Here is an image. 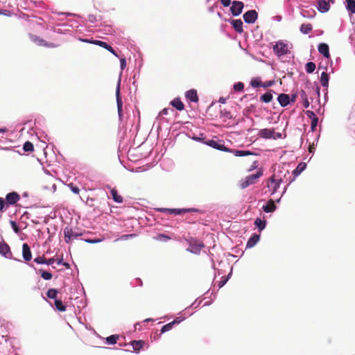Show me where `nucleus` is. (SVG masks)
<instances>
[{"label":"nucleus","mask_w":355,"mask_h":355,"mask_svg":"<svg viewBox=\"0 0 355 355\" xmlns=\"http://www.w3.org/2000/svg\"><path fill=\"white\" fill-rule=\"evenodd\" d=\"M234 153L235 156L237 157L245 156L252 154V153L248 150H234Z\"/></svg>","instance_id":"ea45409f"},{"label":"nucleus","mask_w":355,"mask_h":355,"mask_svg":"<svg viewBox=\"0 0 355 355\" xmlns=\"http://www.w3.org/2000/svg\"><path fill=\"white\" fill-rule=\"evenodd\" d=\"M191 209H168L169 214H173L175 215H180L183 213H186L190 211Z\"/></svg>","instance_id":"c756f323"},{"label":"nucleus","mask_w":355,"mask_h":355,"mask_svg":"<svg viewBox=\"0 0 355 355\" xmlns=\"http://www.w3.org/2000/svg\"><path fill=\"white\" fill-rule=\"evenodd\" d=\"M318 51L326 58L330 57L329 46L325 43H320L318 45Z\"/></svg>","instance_id":"2eb2a0df"},{"label":"nucleus","mask_w":355,"mask_h":355,"mask_svg":"<svg viewBox=\"0 0 355 355\" xmlns=\"http://www.w3.org/2000/svg\"><path fill=\"white\" fill-rule=\"evenodd\" d=\"M173 325L172 324L171 322L164 325L161 329L160 335L163 333L170 331L173 328Z\"/></svg>","instance_id":"79ce46f5"},{"label":"nucleus","mask_w":355,"mask_h":355,"mask_svg":"<svg viewBox=\"0 0 355 355\" xmlns=\"http://www.w3.org/2000/svg\"><path fill=\"white\" fill-rule=\"evenodd\" d=\"M20 196L17 192H11L6 195V205H12L17 203V202L19 200Z\"/></svg>","instance_id":"6e6552de"},{"label":"nucleus","mask_w":355,"mask_h":355,"mask_svg":"<svg viewBox=\"0 0 355 355\" xmlns=\"http://www.w3.org/2000/svg\"><path fill=\"white\" fill-rule=\"evenodd\" d=\"M282 182V178L279 175L274 174L272 175L267 182V187L271 191V194H274L277 192L280 184Z\"/></svg>","instance_id":"f03ea898"},{"label":"nucleus","mask_w":355,"mask_h":355,"mask_svg":"<svg viewBox=\"0 0 355 355\" xmlns=\"http://www.w3.org/2000/svg\"><path fill=\"white\" fill-rule=\"evenodd\" d=\"M262 84L259 78H253L250 81V85L253 87H262Z\"/></svg>","instance_id":"4c0bfd02"},{"label":"nucleus","mask_w":355,"mask_h":355,"mask_svg":"<svg viewBox=\"0 0 355 355\" xmlns=\"http://www.w3.org/2000/svg\"><path fill=\"white\" fill-rule=\"evenodd\" d=\"M257 162H254L253 163V165H252V168H251L249 171H251V170H252L253 168H257Z\"/></svg>","instance_id":"774afa93"},{"label":"nucleus","mask_w":355,"mask_h":355,"mask_svg":"<svg viewBox=\"0 0 355 355\" xmlns=\"http://www.w3.org/2000/svg\"><path fill=\"white\" fill-rule=\"evenodd\" d=\"M305 69L308 73H311L315 69V64L313 62H309L306 64Z\"/></svg>","instance_id":"2f4dec72"},{"label":"nucleus","mask_w":355,"mask_h":355,"mask_svg":"<svg viewBox=\"0 0 355 355\" xmlns=\"http://www.w3.org/2000/svg\"><path fill=\"white\" fill-rule=\"evenodd\" d=\"M57 295L58 291L55 288H50L46 293V295L49 298L55 299V300H57Z\"/></svg>","instance_id":"f704fd0d"},{"label":"nucleus","mask_w":355,"mask_h":355,"mask_svg":"<svg viewBox=\"0 0 355 355\" xmlns=\"http://www.w3.org/2000/svg\"><path fill=\"white\" fill-rule=\"evenodd\" d=\"M258 135L263 139H272L274 129L263 128L259 131Z\"/></svg>","instance_id":"9b49d317"},{"label":"nucleus","mask_w":355,"mask_h":355,"mask_svg":"<svg viewBox=\"0 0 355 355\" xmlns=\"http://www.w3.org/2000/svg\"><path fill=\"white\" fill-rule=\"evenodd\" d=\"M258 14L256 10H250L243 15V19L245 23L253 24L257 19Z\"/></svg>","instance_id":"423d86ee"},{"label":"nucleus","mask_w":355,"mask_h":355,"mask_svg":"<svg viewBox=\"0 0 355 355\" xmlns=\"http://www.w3.org/2000/svg\"><path fill=\"white\" fill-rule=\"evenodd\" d=\"M10 225H11V227H12V230H14V232L16 234H18L20 232V230H19L18 225H17V223L15 221L11 220L10 221Z\"/></svg>","instance_id":"49530a36"},{"label":"nucleus","mask_w":355,"mask_h":355,"mask_svg":"<svg viewBox=\"0 0 355 355\" xmlns=\"http://www.w3.org/2000/svg\"><path fill=\"white\" fill-rule=\"evenodd\" d=\"M221 3L225 6L227 7L230 5L231 1L230 0H220Z\"/></svg>","instance_id":"13d9d810"},{"label":"nucleus","mask_w":355,"mask_h":355,"mask_svg":"<svg viewBox=\"0 0 355 355\" xmlns=\"http://www.w3.org/2000/svg\"><path fill=\"white\" fill-rule=\"evenodd\" d=\"M105 49L109 51L110 53H112L116 57H119V55L116 53V52L114 51V49L110 45H108V46H107V48H105Z\"/></svg>","instance_id":"5fc2aeb1"},{"label":"nucleus","mask_w":355,"mask_h":355,"mask_svg":"<svg viewBox=\"0 0 355 355\" xmlns=\"http://www.w3.org/2000/svg\"><path fill=\"white\" fill-rule=\"evenodd\" d=\"M57 263H58V265H61V264H62V265L65 266L67 268L69 267V263H63V259H58V261H57Z\"/></svg>","instance_id":"680f3d73"},{"label":"nucleus","mask_w":355,"mask_h":355,"mask_svg":"<svg viewBox=\"0 0 355 355\" xmlns=\"http://www.w3.org/2000/svg\"><path fill=\"white\" fill-rule=\"evenodd\" d=\"M231 24L236 32L239 33H243V22L241 19H232Z\"/></svg>","instance_id":"6ab92c4d"},{"label":"nucleus","mask_w":355,"mask_h":355,"mask_svg":"<svg viewBox=\"0 0 355 355\" xmlns=\"http://www.w3.org/2000/svg\"><path fill=\"white\" fill-rule=\"evenodd\" d=\"M22 256L26 261H31L32 259L31 248L27 243H24L22 245Z\"/></svg>","instance_id":"f8f14e48"},{"label":"nucleus","mask_w":355,"mask_h":355,"mask_svg":"<svg viewBox=\"0 0 355 355\" xmlns=\"http://www.w3.org/2000/svg\"><path fill=\"white\" fill-rule=\"evenodd\" d=\"M0 254L8 259L12 258V253L9 245L4 241L0 243Z\"/></svg>","instance_id":"1a4fd4ad"},{"label":"nucleus","mask_w":355,"mask_h":355,"mask_svg":"<svg viewBox=\"0 0 355 355\" xmlns=\"http://www.w3.org/2000/svg\"><path fill=\"white\" fill-rule=\"evenodd\" d=\"M260 239V236L258 234H253L248 240V243H247V245H246V248H251L252 247H254L257 243L259 241Z\"/></svg>","instance_id":"412c9836"},{"label":"nucleus","mask_w":355,"mask_h":355,"mask_svg":"<svg viewBox=\"0 0 355 355\" xmlns=\"http://www.w3.org/2000/svg\"><path fill=\"white\" fill-rule=\"evenodd\" d=\"M181 322V320H180L178 318L175 319L173 321L171 322L172 324L174 326L176 324H179Z\"/></svg>","instance_id":"0e129e2a"},{"label":"nucleus","mask_w":355,"mask_h":355,"mask_svg":"<svg viewBox=\"0 0 355 355\" xmlns=\"http://www.w3.org/2000/svg\"><path fill=\"white\" fill-rule=\"evenodd\" d=\"M130 344L132 346L134 351L136 352H139V350L144 347V346L146 344V342L142 340H132L131 341Z\"/></svg>","instance_id":"a211bd4d"},{"label":"nucleus","mask_w":355,"mask_h":355,"mask_svg":"<svg viewBox=\"0 0 355 355\" xmlns=\"http://www.w3.org/2000/svg\"><path fill=\"white\" fill-rule=\"evenodd\" d=\"M110 193H111L113 200L116 202H118V203L123 202V197L118 193V191L116 189H114V188L111 189Z\"/></svg>","instance_id":"4be33fe9"},{"label":"nucleus","mask_w":355,"mask_h":355,"mask_svg":"<svg viewBox=\"0 0 355 355\" xmlns=\"http://www.w3.org/2000/svg\"><path fill=\"white\" fill-rule=\"evenodd\" d=\"M54 258L46 259V265H52L55 262Z\"/></svg>","instance_id":"052dcab7"},{"label":"nucleus","mask_w":355,"mask_h":355,"mask_svg":"<svg viewBox=\"0 0 355 355\" xmlns=\"http://www.w3.org/2000/svg\"><path fill=\"white\" fill-rule=\"evenodd\" d=\"M168 208H159L158 209V210L161 212H168Z\"/></svg>","instance_id":"338daca9"},{"label":"nucleus","mask_w":355,"mask_h":355,"mask_svg":"<svg viewBox=\"0 0 355 355\" xmlns=\"http://www.w3.org/2000/svg\"><path fill=\"white\" fill-rule=\"evenodd\" d=\"M313 29L311 24H302L300 26V31L304 34L309 33Z\"/></svg>","instance_id":"bb28decb"},{"label":"nucleus","mask_w":355,"mask_h":355,"mask_svg":"<svg viewBox=\"0 0 355 355\" xmlns=\"http://www.w3.org/2000/svg\"><path fill=\"white\" fill-rule=\"evenodd\" d=\"M266 221L261 220V218H257L254 221V225L260 230H262L266 227Z\"/></svg>","instance_id":"72a5a7b5"},{"label":"nucleus","mask_w":355,"mask_h":355,"mask_svg":"<svg viewBox=\"0 0 355 355\" xmlns=\"http://www.w3.org/2000/svg\"><path fill=\"white\" fill-rule=\"evenodd\" d=\"M6 205V200L3 198H0V211L3 212L4 211L5 205Z\"/></svg>","instance_id":"603ef678"},{"label":"nucleus","mask_w":355,"mask_h":355,"mask_svg":"<svg viewBox=\"0 0 355 355\" xmlns=\"http://www.w3.org/2000/svg\"><path fill=\"white\" fill-rule=\"evenodd\" d=\"M329 2L325 0H319L317 3V8L321 12H326L329 10Z\"/></svg>","instance_id":"ddd939ff"},{"label":"nucleus","mask_w":355,"mask_h":355,"mask_svg":"<svg viewBox=\"0 0 355 355\" xmlns=\"http://www.w3.org/2000/svg\"><path fill=\"white\" fill-rule=\"evenodd\" d=\"M118 339H119V336L112 335L110 336H108L106 338V343L109 345H114V344L116 343Z\"/></svg>","instance_id":"e433bc0d"},{"label":"nucleus","mask_w":355,"mask_h":355,"mask_svg":"<svg viewBox=\"0 0 355 355\" xmlns=\"http://www.w3.org/2000/svg\"><path fill=\"white\" fill-rule=\"evenodd\" d=\"M282 134L280 133V132H275L274 131V135H273V137H272V139H282Z\"/></svg>","instance_id":"4d7b16f0"},{"label":"nucleus","mask_w":355,"mask_h":355,"mask_svg":"<svg viewBox=\"0 0 355 355\" xmlns=\"http://www.w3.org/2000/svg\"><path fill=\"white\" fill-rule=\"evenodd\" d=\"M244 88V85L243 83L239 82L234 85V89L236 92L243 91Z\"/></svg>","instance_id":"37998d69"},{"label":"nucleus","mask_w":355,"mask_h":355,"mask_svg":"<svg viewBox=\"0 0 355 355\" xmlns=\"http://www.w3.org/2000/svg\"><path fill=\"white\" fill-rule=\"evenodd\" d=\"M136 235L135 234H123L121 236L120 239L121 240H127L129 238L135 237Z\"/></svg>","instance_id":"864d4df0"},{"label":"nucleus","mask_w":355,"mask_h":355,"mask_svg":"<svg viewBox=\"0 0 355 355\" xmlns=\"http://www.w3.org/2000/svg\"><path fill=\"white\" fill-rule=\"evenodd\" d=\"M198 250L201 249L202 248H204V244L202 242H198L197 244Z\"/></svg>","instance_id":"69168bd1"},{"label":"nucleus","mask_w":355,"mask_h":355,"mask_svg":"<svg viewBox=\"0 0 355 355\" xmlns=\"http://www.w3.org/2000/svg\"><path fill=\"white\" fill-rule=\"evenodd\" d=\"M81 235V233L75 232L72 230V228L68 227L64 230V240L67 243H70L73 239H78V237Z\"/></svg>","instance_id":"39448f33"},{"label":"nucleus","mask_w":355,"mask_h":355,"mask_svg":"<svg viewBox=\"0 0 355 355\" xmlns=\"http://www.w3.org/2000/svg\"><path fill=\"white\" fill-rule=\"evenodd\" d=\"M120 63H121V69H124V68L126 66V60H125V58H121L120 59Z\"/></svg>","instance_id":"6e6d98bb"},{"label":"nucleus","mask_w":355,"mask_h":355,"mask_svg":"<svg viewBox=\"0 0 355 355\" xmlns=\"http://www.w3.org/2000/svg\"><path fill=\"white\" fill-rule=\"evenodd\" d=\"M120 90H119V86H118L116 89V103H117V110L119 113V116L121 118L122 115V107H123V102L120 97Z\"/></svg>","instance_id":"aec40b11"},{"label":"nucleus","mask_w":355,"mask_h":355,"mask_svg":"<svg viewBox=\"0 0 355 355\" xmlns=\"http://www.w3.org/2000/svg\"><path fill=\"white\" fill-rule=\"evenodd\" d=\"M170 104L178 111L184 110V105L180 98H175L170 102Z\"/></svg>","instance_id":"dca6fc26"},{"label":"nucleus","mask_w":355,"mask_h":355,"mask_svg":"<svg viewBox=\"0 0 355 355\" xmlns=\"http://www.w3.org/2000/svg\"><path fill=\"white\" fill-rule=\"evenodd\" d=\"M41 277L45 280H49L52 278L53 275L51 272L45 271L44 270H40Z\"/></svg>","instance_id":"58836bf2"},{"label":"nucleus","mask_w":355,"mask_h":355,"mask_svg":"<svg viewBox=\"0 0 355 355\" xmlns=\"http://www.w3.org/2000/svg\"><path fill=\"white\" fill-rule=\"evenodd\" d=\"M263 175V171L261 168L258 169L255 174L250 175L245 177L240 181V187L241 189H245L248 187L258 182L259 178Z\"/></svg>","instance_id":"f257e3e1"},{"label":"nucleus","mask_w":355,"mask_h":355,"mask_svg":"<svg viewBox=\"0 0 355 355\" xmlns=\"http://www.w3.org/2000/svg\"><path fill=\"white\" fill-rule=\"evenodd\" d=\"M306 167V164L305 163H300L297 168L293 171V173L295 176H297L298 175H300L302 171H304V169Z\"/></svg>","instance_id":"c85d7f7f"},{"label":"nucleus","mask_w":355,"mask_h":355,"mask_svg":"<svg viewBox=\"0 0 355 355\" xmlns=\"http://www.w3.org/2000/svg\"><path fill=\"white\" fill-rule=\"evenodd\" d=\"M272 92V90H270L269 92H268L265 93L264 94H263L262 96H261L260 101L261 102H263L266 103H268L271 102L272 100V98H273Z\"/></svg>","instance_id":"b1692460"},{"label":"nucleus","mask_w":355,"mask_h":355,"mask_svg":"<svg viewBox=\"0 0 355 355\" xmlns=\"http://www.w3.org/2000/svg\"><path fill=\"white\" fill-rule=\"evenodd\" d=\"M30 38L32 42H33L38 46H43L48 47V48H55V47L58 46V44H55L52 42H48L46 40H44L35 35H31Z\"/></svg>","instance_id":"20e7f679"},{"label":"nucleus","mask_w":355,"mask_h":355,"mask_svg":"<svg viewBox=\"0 0 355 355\" xmlns=\"http://www.w3.org/2000/svg\"><path fill=\"white\" fill-rule=\"evenodd\" d=\"M274 84H275L274 80H268V81H266V82L263 83L262 87L264 88H267V87L272 86Z\"/></svg>","instance_id":"3c124183"},{"label":"nucleus","mask_w":355,"mask_h":355,"mask_svg":"<svg viewBox=\"0 0 355 355\" xmlns=\"http://www.w3.org/2000/svg\"><path fill=\"white\" fill-rule=\"evenodd\" d=\"M23 149L25 152H33L34 150V146L31 141H26L23 146Z\"/></svg>","instance_id":"473e14b6"},{"label":"nucleus","mask_w":355,"mask_h":355,"mask_svg":"<svg viewBox=\"0 0 355 355\" xmlns=\"http://www.w3.org/2000/svg\"><path fill=\"white\" fill-rule=\"evenodd\" d=\"M273 51L278 56L287 54V53L288 52V44L284 43L282 41L277 42L273 46Z\"/></svg>","instance_id":"7ed1b4c3"},{"label":"nucleus","mask_w":355,"mask_h":355,"mask_svg":"<svg viewBox=\"0 0 355 355\" xmlns=\"http://www.w3.org/2000/svg\"><path fill=\"white\" fill-rule=\"evenodd\" d=\"M320 83L324 87L327 88L329 85V75L326 71H323L320 76Z\"/></svg>","instance_id":"393cba45"},{"label":"nucleus","mask_w":355,"mask_h":355,"mask_svg":"<svg viewBox=\"0 0 355 355\" xmlns=\"http://www.w3.org/2000/svg\"><path fill=\"white\" fill-rule=\"evenodd\" d=\"M55 306L56 309L60 311H64L66 310V306L63 304L60 300H55Z\"/></svg>","instance_id":"c9c22d12"},{"label":"nucleus","mask_w":355,"mask_h":355,"mask_svg":"<svg viewBox=\"0 0 355 355\" xmlns=\"http://www.w3.org/2000/svg\"><path fill=\"white\" fill-rule=\"evenodd\" d=\"M278 102L282 107H286L290 103V97L288 94H281L277 98Z\"/></svg>","instance_id":"f3484780"},{"label":"nucleus","mask_w":355,"mask_h":355,"mask_svg":"<svg viewBox=\"0 0 355 355\" xmlns=\"http://www.w3.org/2000/svg\"><path fill=\"white\" fill-rule=\"evenodd\" d=\"M347 9L352 14L355 13V0H347Z\"/></svg>","instance_id":"cd10ccee"},{"label":"nucleus","mask_w":355,"mask_h":355,"mask_svg":"<svg viewBox=\"0 0 355 355\" xmlns=\"http://www.w3.org/2000/svg\"><path fill=\"white\" fill-rule=\"evenodd\" d=\"M185 96L189 101L191 102L197 103L199 100L197 91L194 89H191L187 91L186 92Z\"/></svg>","instance_id":"4468645a"},{"label":"nucleus","mask_w":355,"mask_h":355,"mask_svg":"<svg viewBox=\"0 0 355 355\" xmlns=\"http://www.w3.org/2000/svg\"><path fill=\"white\" fill-rule=\"evenodd\" d=\"M318 123V118L311 120V129L314 131Z\"/></svg>","instance_id":"8fccbe9b"},{"label":"nucleus","mask_w":355,"mask_h":355,"mask_svg":"<svg viewBox=\"0 0 355 355\" xmlns=\"http://www.w3.org/2000/svg\"><path fill=\"white\" fill-rule=\"evenodd\" d=\"M82 41L87 42V43H91L93 44L100 46L104 49L107 48V46H108V45H109L106 42L101 41V40H89L85 39V40H83Z\"/></svg>","instance_id":"a878e982"},{"label":"nucleus","mask_w":355,"mask_h":355,"mask_svg":"<svg viewBox=\"0 0 355 355\" xmlns=\"http://www.w3.org/2000/svg\"><path fill=\"white\" fill-rule=\"evenodd\" d=\"M69 187L70 188V189L71 190V191L76 194H78L79 192H80V189L78 187H76V185L73 184L72 183L69 184Z\"/></svg>","instance_id":"a18cd8bd"},{"label":"nucleus","mask_w":355,"mask_h":355,"mask_svg":"<svg viewBox=\"0 0 355 355\" xmlns=\"http://www.w3.org/2000/svg\"><path fill=\"white\" fill-rule=\"evenodd\" d=\"M34 261L39 264H46V258L44 257H38L34 259Z\"/></svg>","instance_id":"de8ad7c7"},{"label":"nucleus","mask_w":355,"mask_h":355,"mask_svg":"<svg viewBox=\"0 0 355 355\" xmlns=\"http://www.w3.org/2000/svg\"><path fill=\"white\" fill-rule=\"evenodd\" d=\"M103 241H104V238L103 237L99 238V239H88L85 240V241L87 243H92V244L98 243L102 242Z\"/></svg>","instance_id":"c03bdc74"},{"label":"nucleus","mask_w":355,"mask_h":355,"mask_svg":"<svg viewBox=\"0 0 355 355\" xmlns=\"http://www.w3.org/2000/svg\"><path fill=\"white\" fill-rule=\"evenodd\" d=\"M276 206L272 200H270L267 205L263 207V209L265 212L270 213L275 210Z\"/></svg>","instance_id":"5701e85b"},{"label":"nucleus","mask_w":355,"mask_h":355,"mask_svg":"<svg viewBox=\"0 0 355 355\" xmlns=\"http://www.w3.org/2000/svg\"><path fill=\"white\" fill-rule=\"evenodd\" d=\"M207 144L209 146H211L216 149L222 150V151H230L227 148H226L223 144H221V141H215V140H209L207 142Z\"/></svg>","instance_id":"9d476101"},{"label":"nucleus","mask_w":355,"mask_h":355,"mask_svg":"<svg viewBox=\"0 0 355 355\" xmlns=\"http://www.w3.org/2000/svg\"><path fill=\"white\" fill-rule=\"evenodd\" d=\"M243 3L241 1H234L230 8L234 16H238L242 12L243 8Z\"/></svg>","instance_id":"0eeeda50"},{"label":"nucleus","mask_w":355,"mask_h":355,"mask_svg":"<svg viewBox=\"0 0 355 355\" xmlns=\"http://www.w3.org/2000/svg\"><path fill=\"white\" fill-rule=\"evenodd\" d=\"M168 113V108H164L161 112L160 114L162 115H166Z\"/></svg>","instance_id":"e2e57ef3"},{"label":"nucleus","mask_w":355,"mask_h":355,"mask_svg":"<svg viewBox=\"0 0 355 355\" xmlns=\"http://www.w3.org/2000/svg\"><path fill=\"white\" fill-rule=\"evenodd\" d=\"M155 239L161 241H168L171 239V237L164 234H159L155 237Z\"/></svg>","instance_id":"a19ab883"},{"label":"nucleus","mask_w":355,"mask_h":355,"mask_svg":"<svg viewBox=\"0 0 355 355\" xmlns=\"http://www.w3.org/2000/svg\"><path fill=\"white\" fill-rule=\"evenodd\" d=\"M300 96L303 101V105L305 108H307L309 107V100H308V97H307V95L306 94V92L303 90L301 91L300 92Z\"/></svg>","instance_id":"7c9ffc66"},{"label":"nucleus","mask_w":355,"mask_h":355,"mask_svg":"<svg viewBox=\"0 0 355 355\" xmlns=\"http://www.w3.org/2000/svg\"><path fill=\"white\" fill-rule=\"evenodd\" d=\"M306 114L307 116L311 119V120H313L314 119H317L318 116L315 115V114L313 111L308 110L306 112Z\"/></svg>","instance_id":"09e8293b"},{"label":"nucleus","mask_w":355,"mask_h":355,"mask_svg":"<svg viewBox=\"0 0 355 355\" xmlns=\"http://www.w3.org/2000/svg\"><path fill=\"white\" fill-rule=\"evenodd\" d=\"M88 20L91 23H94L96 21V17L94 15H89L88 16Z\"/></svg>","instance_id":"bf43d9fd"}]
</instances>
